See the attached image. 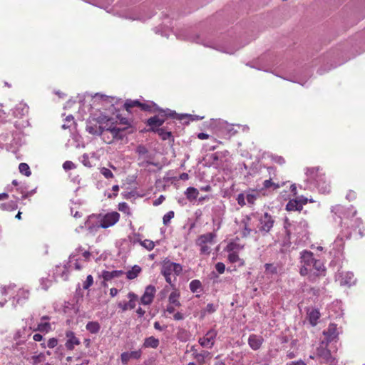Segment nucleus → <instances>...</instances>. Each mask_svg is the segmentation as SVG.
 I'll return each instance as SVG.
<instances>
[{"mask_svg":"<svg viewBox=\"0 0 365 365\" xmlns=\"http://www.w3.org/2000/svg\"><path fill=\"white\" fill-rule=\"evenodd\" d=\"M323 334L325 336L326 344L336 341L339 337L336 324L333 323L329 324L328 328L323 331Z\"/></svg>","mask_w":365,"mask_h":365,"instance_id":"obj_15","label":"nucleus"},{"mask_svg":"<svg viewBox=\"0 0 365 365\" xmlns=\"http://www.w3.org/2000/svg\"><path fill=\"white\" fill-rule=\"evenodd\" d=\"M217 335V331L211 329L203 337H200L198 340L199 344L202 347L212 348L215 344V339Z\"/></svg>","mask_w":365,"mask_h":365,"instance_id":"obj_12","label":"nucleus"},{"mask_svg":"<svg viewBox=\"0 0 365 365\" xmlns=\"http://www.w3.org/2000/svg\"><path fill=\"white\" fill-rule=\"evenodd\" d=\"M172 289L173 290L168 297V304L180 307L181 306V303L180 302V292L175 287V285H174V287H172Z\"/></svg>","mask_w":365,"mask_h":365,"instance_id":"obj_22","label":"nucleus"},{"mask_svg":"<svg viewBox=\"0 0 365 365\" xmlns=\"http://www.w3.org/2000/svg\"><path fill=\"white\" fill-rule=\"evenodd\" d=\"M302 208L303 203L297 199L290 200L286 205V209L288 211H301Z\"/></svg>","mask_w":365,"mask_h":365,"instance_id":"obj_24","label":"nucleus"},{"mask_svg":"<svg viewBox=\"0 0 365 365\" xmlns=\"http://www.w3.org/2000/svg\"><path fill=\"white\" fill-rule=\"evenodd\" d=\"M215 306L212 304H208L207 306H206V311L208 312V313H213L215 312Z\"/></svg>","mask_w":365,"mask_h":365,"instance_id":"obj_54","label":"nucleus"},{"mask_svg":"<svg viewBox=\"0 0 365 365\" xmlns=\"http://www.w3.org/2000/svg\"><path fill=\"white\" fill-rule=\"evenodd\" d=\"M19 171L21 174L29 177L31 175V172L30 168L27 163H21L19 165Z\"/></svg>","mask_w":365,"mask_h":365,"instance_id":"obj_36","label":"nucleus"},{"mask_svg":"<svg viewBox=\"0 0 365 365\" xmlns=\"http://www.w3.org/2000/svg\"><path fill=\"white\" fill-rule=\"evenodd\" d=\"M120 215L116 211H112L105 215L99 214L97 215L90 216L86 222V225L88 230H92L93 227L91 225L92 219L96 218L98 221L96 227L106 229L115 225L120 220Z\"/></svg>","mask_w":365,"mask_h":365,"instance_id":"obj_2","label":"nucleus"},{"mask_svg":"<svg viewBox=\"0 0 365 365\" xmlns=\"http://www.w3.org/2000/svg\"><path fill=\"white\" fill-rule=\"evenodd\" d=\"M264 268H265V274L267 275H273V274H276L277 273V267L275 266L274 264H272V263H266L264 264Z\"/></svg>","mask_w":365,"mask_h":365,"instance_id":"obj_33","label":"nucleus"},{"mask_svg":"<svg viewBox=\"0 0 365 365\" xmlns=\"http://www.w3.org/2000/svg\"><path fill=\"white\" fill-rule=\"evenodd\" d=\"M63 168L66 170H72L75 168V165L74 164L71 162V161H66L63 164Z\"/></svg>","mask_w":365,"mask_h":365,"instance_id":"obj_49","label":"nucleus"},{"mask_svg":"<svg viewBox=\"0 0 365 365\" xmlns=\"http://www.w3.org/2000/svg\"><path fill=\"white\" fill-rule=\"evenodd\" d=\"M190 351L192 352V355L193 358L195 357L196 354H199L200 352L197 351V349H195V346H192L190 349Z\"/></svg>","mask_w":365,"mask_h":365,"instance_id":"obj_63","label":"nucleus"},{"mask_svg":"<svg viewBox=\"0 0 365 365\" xmlns=\"http://www.w3.org/2000/svg\"><path fill=\"white\" fill-rule=\"evenodd\" d=\"M154 133H158L163 140H168L173 137L171 131H168L164 128H160Z\"/></svg>","mask_w":365,"mask_h":365,"instance_id":"obj_31","label":"nucleus"},{"mask_svg":"<svg viewBox=\"0 0 365 365\" xmlns=\"http://www.w3.org/2000/svg\"><path fill=\"white\" fill-rule=\"evenodd\" d=\"M136 313L139 317H142L145 314V311L141 307H138L136 310Z\"/></svg>","mask_w":365,"mask_h":365,"instance_id":"obj_58","label":"nucleus"},{"mask_svg":"<svg viewBox=\"0 0 365 365\" xmlns=\"http://www.w3.org/2000/svg\"><path fill=\"white\" fill-rule=\"evenodd\" d=\"M156 113H158V114L150 117L146 121L147 125L149 126L148 131L154 132L160 128L168 118L182 120V117H180L175 111L169 109L164 110L159 108Z\"/></svg>","mask_w":365,"mask_h":365,"instance_id":"obj_3","label":"nucleus"},{"mask_svg":"<svg viewBox=\"0 0 365 365\" xmlns=\"http://www.w3.org/2000/svg\"><path fill=\"white\" fill-rule=\"evenodd\" d=\"M100 173L102 174L105 178L106 179H113L114 178V175L112 171L107 168L103 167L100 168Z\"/></svg>","mask_w":365,"mask_h":365,"instance_id":"obj_40","label":"nucleus"},{"mask_svg":"<svg viewBox=\"0 0 365 365\" xmlns=\"http://www.w3.org/2000/svg\"><path fill=\"white\" fill-rule=\"evenodd\" d=\"M140 349L132 351H125L120 354V361L123 365H126L130 359H139L141 357Z\"/></svg>","mask_w":365,"mask_h":365,"instance_id":"obj_17","label":"nucleus"},{"mask_svg":"<svg viewBox=\"0 0 365 365\" xmlns=\"http://www.w3.org/2000/svg\"><path fill=\"white\" fill-rule=\"evenodd\" d=\"M245 198L246 197L243 193H240L236 199L238 205H240L241 207H244L246 205Z\"/></svg>","mask_w":365,"mask_h":365,"instance_id":"obj_45","label":"nucleus"},{"mask_svg":"<svg viewBox=\"0 0 365 365\" xmlns=\"http://www.w3.org/2000/svg\"><path fill=\"white\" fill-rule=\"evenodd\" d=\"M215 269L220 274H222L225 270V265L222 262H217L215 264Z\"/></svg>","mask_w":365,"mask_h":365,"instance_id":"obj_48","label":"nucleus"},{"mask_svg":"<svg viewBox=\"0 0 365 365\" xmlns=\"http://www.w3.org/2000/svg\"><path fill=\"white\" fill-rule=\"evenodd\" d=\"M118 293V290L116 288L110 289V295L113 297H115Z\"/></svg>","mask_w":365,"mask_h":365,"instance_id":"obj_60","label":"nucleus"},{"mask_svg":"<svg viewBox=\"0 0 365 365\" xmlns=\"http://www.w3.org/2000/svg\"><path fill=\"white\" fill-rule=\"evenodd\" d=\"M290 191L292 192L293 195H294V196L297 195V186L295 184H292L290 186Z\"/></svg>","mask_w":365,"mask_h":365,"instance_id":"obj_61","label":"nucleus"},{"mask_svg":"<svg viewBox=\"0 0 365 365\" xmlns=\"http://www.w3.org/2000/svg\"><path fill=\"white\" fill-rule=\"evenodd\" d=\"M0 208L2 210H14L17 208V204L14 201H11L6 203L1 204Z\"/></svg>","mask_w":365,"mask_h":365,"instance_id":"obj_37","label":"nucleus"},{"mask_svg":"<svg viewBox=\"0 0 365 365\" xmlns=\"http://www.w3.org/2000/svg\"><path fill=\"white\" fill-rule=\"evenodd\" d=\"M175 307H176L175 305H171V304H168L166 307L165 312L169 314H174L175 311Z\"/></svg>","mask_w":365,"mask_h":365,"instance_id":"obj_51","label":"nucleus"},{"mask_svg":"<svg viewBox=\"0 0 365 365\" xmlns=\"http://www.w3.org/2000/svg\"><path fill=\"white\" fill-rule=\"evenodd\" d=\"M159 344H160L159 339L151 336L147 337L144 339V342L143 344V348L156 349L158 347Z\"/></svg>","mask_w":365,"mask_h":365,"instance_id":"obj_26","label":"nucleus"},{"mask_svg":"<svg viewBox=\"0 0 365 365\" xmlns=\"http://www.w3.org/2000/svg\"><path fill=\"white\" fill-rule=\"evenodd\" d=\"M320 317L321 314L317 309H313L307 312L308 320L313 327L317 324Z\"/></svg>","mask_w":365,"mask_h":365,"instance_id":"obj_25","label":"nucleus"},{"mask_svg":"<svg viewBox=\"0 0 365 365\" xmlns=\"http://www.w3.org/2000/svg\"><path fill=\"white\" fill-rule=\"evenodd\" d=\"M211 358L210 353L208 351L202 350L199 354H195V357L194 358L198 365H204L205 363L206 358Z\"/></svg>","mask_w":365,"mask_h":365,"instance_id":"obj_28","label":"nucleus"},{"mask_svg":"<svg viewBox=\"0 0 365 365\" xmlns=\"http://www.w3.org/2000/svg\"><path fill=\"white\" fill-rule=\"evenodd\" d=\"M124 274L123 270H113V271H106L104 270L102 272L101 277L104 281H110L113 278H118L121 277Z\"/></svg>","mask_w":365,"mask_h":365,"instance_id":"obj_23","label":"nucleus"},{"mask_svg":"<svg viewBox=\"0 0 365 365\" xmlns=\"http://www.w3.org/2000/svg\"><path fill=\"white\" fill-rule=\"evenodd\" d=\"M356 210H349L346 212V216L344 218V224H347L351 228H358L362 224V220L359 217H356Z\"/></svg>","mask_w":365,"mask_h":365,"instance_id":"obj_11","label":"nucleus"},{"mask_svg":"<svg viewBox=\"0 0 365 365\" xmlns=\"http://www.w3.org/2000/svg\"><path fill=\"white\" fill-rule=\"evenodd\" d=\"M33 339L35 341H41L43 340V336L40 334H35L34 336H33Z\"/></svg>","mask_w":365,"mask_h":365,"instance_id":"obj_56","label":"nucleus"},{"mask_svg":"<svg viewBox=\"0 0 365 365\" xmlns=\"http://www.w3.org/2000/svg\"><path fill=\"white\" fill-rule=\"evenodd\" d=\"M257 198V195L254 193H247L246 195V200L248 204L253 205Z\"/></svg>","mask_w":365,"mask_h":365,"instance_id":"obj_42","label":"nucleus"},{"mask_svg":"<svg viewBox=\"0 0 365 365\" xmlns=\"http://www.w3.org/2000/svg\"><path fill=\"white\" fill-rule=\"evenodd\" d=\"M313 271H314V273L310 274L309 276L310 281L314 282L316 280L317 277H319V276H324L326 269L321 260L315 259L312 267V272Z\"/></svg>","mask_w":365,"mask_h":365,"instance_id":"obj_14","label":"nucleus"},{"mask_svg":"<svg viewBox=\"0 0 365 365\" xmlns=\"http://www.w3.org/2000/svg\"><path fill=\"white\" fill-rule=\"evenodd\" d=\"M136 153L140 155H144L148 153V150L144 145H138L136 148Z\"/></svg>","mask_w":365,"mask_h":365,"instance_id":"obj_47","label":"nucleus"},{"mask_svg":"<svg viewBox=\"0 0 365 365\" xmlns=\"http://www.w3.org/2000/svg\"><path fill=\"white\" fill-rule=\"evenodd\" d=\"M154 328L157 330H159V331H163V327H161L160 324L158 322H155L154 323Z\"/></svg>","mask_w":365,"mask_h":365,"instance_id":"obj_62","label":"nucleus"},{"mask_svg":"<svg viewBox=\"0 0 365 365\" xmlns=\"http://www.w3.org/2000/svg\"><path fill=\"white\" fill-rule=\"evenodd\" d=\"M185 195L186 196V198L190 202H192L193 200H195L197 198V197L199 195V191L195 187H189L187 188L186 191L185 192Z\"/></svg>","mask_w":365,"mask_h":365,"instance_id":"obj_27","label":"nucleus"},{"mask_svg":"<svg viewBox=\"0 0 365 365\" xmlns=\"http://www.w3.org/2000/svg\"><path fill=\"white\" fill-rule=\"evenodd\" d=\"M140 244L148 251L153 250L155 247L154 242L150 240H140Z\"/></svg>","mask_w":365,"mask_h":365,"instance_id":"obj_38","label":"nucleus"},{"mask_svg":"<svg viewBox=\"0 0 365 365\" xmlns=\"http://www.w3.org/2000/svg\"><path fill=\"white\" fill-rule=\"evenodd\" d=\"M165 197L163 195H160V197L158 199H156L154 201L153 205L155 206H158V205H160L165 200Z\"/></svg>","mask_w":365,"mask_h":365,"instance_id":"obj_53","label":"nucleus"},{"mask_svg":"<svg viewBox=\"0 0 365 365\" xmlns=\"http://www.w3.org/2000/svg\"><path fill=\"white\" fill-rule=\"evenodd\" d=\"M140 272L141 268L138 265H135L130 270L126 272V277L128 279H133L138 277Z\"/></svg>","mask_w":365,"mask_h":365,"instance_id":"obj_30","label":"nucleus"},{"mask_svg":"<svg viewBox=\"0 0 365 365\" xmlns=\"http://www.w3.org/2000/svg\"><path fill=\"white\" fill-rule=\"evenodd\" d=\"M216 235L213 232H209L199 236L196 240V245L200 247L201 255H209L211 248L209 245H212Z\"/></svg>","mask_w":365,"mask_h":365,"instance_id":"obj_9","label":"nucleus"},{"mask_svg":"<svg viewBox=\"0 0 365 365\" xmlns=\"http://www.w3.org/2000/svg\"><path fill=\"white\" fill-rule=\"evenodd\" d=\"M237 247V245L235 243H230L227 246V251L229 252H231L234 249H235V247Z\"/></svg>","mask_w":365,"mask_h":365,"instance_id":"obj_59","label":"nucleus"},{"mask_svg":"<svg viewBox=\"0 0 365 365\" xmlns=\"http://www.w3.org/2000/svg\"><path fill=\"white\" fill-rule=\"evenodd\" d=\"M239 255L235 252H232L228 255V260L231 263H235L238 261H240Z\"/></svg>","mask_w":365,"mask_h":365,"instance_id":"obj_44","label":"nucleus"},{"mask_svg":"<svg viewBox=\"0 0 365 365\" xmlns=\"http://www.w3.org/2000/svg\"><path fill=\"white\" fill-rule=\"evenodd\" d=\"M247 342L250 347L252 350L256 351L259 349L260 347L262 346L264 342V339L261 335L252 334L250 335Z\"/></svg>","mask_w":365,"mask_h":365,"instance_id":"obj_18","label":"nucleus"},{"mask_svg":"<svg viewBox=\"0 0 365 365\" xmlns=\"http://www.w3.org/2000/svg\"><path fill=\"white\" fill-rule=\"evenodd\" d=\"M155 287L153 285H149L145 288V290L140 298L141 304L144 305L150 304L154 299L155 294Z\"/></svg>","mask_w":365,"mask_h":365,"instance_id":"obj_16","label":"nucleus"},{"mask_svg":"<svg viewBox=\"0 0 365 365\" xmlns=\"http://www.w3.org/2000/svg\"><path fill=\"white\" fill-rule=\"evenodd\" d=\"M189 287L190 291L192 293H195L202 288V283L198 279H194L190 282Z\"/></svg>","mask_w":365,"mask_h":365,"instance_id":"obj_35","label":"nucleus"},{"mask_svg":"<svg viewBox=\"0 0 365 365\" xmlns=\"http://www.w3.org/2000/svg\"><path fill=\"white\" fill-rule=\"evenodd\" d=\"M327 344L322 341L319 346L317 349V356H318L322 362L329 365H336L335 358L332 356L331 351L327 349Z\"/></svg>","mask_w":365,"mask_h":365,"instance_id":"obj_10","label":"nucleus"},{"mask_svg":"<svg viewBox=\"0 0 365 365\" xmlns=\"http://www.w3.org/2000/svg\"><path fill=\"white\" fill-rule=\"evenodd\" d=\"M306 175L309 180L317 183L319 188L323 189L324 192H329L330 191L329 183L327 182L322 169L319 167L308 168L306 170Z\"/></svg>","mask_w":365,"mask_h":365,"instance_id":"obj_5","label":"nucleus"},{"mask_svg":"<svg viewBox=\"0 0 365 365\" xmlns=\"http://www.w3.org/2000/svg\"><path fill=\"white\" fill-rule=\"evenodd\" d=\"M127 297L128 299V302L123 301L118 303V307L120 308L122 312L134 309L138 300L137 294L133 292H129Z\"/></svg>","mask_w":365,"mask_h":365,"instance_id":"obj_13","label":"nucleus"},{"mask_svg":"<svg viewBox=\"0 0 365 365\" xmlns=\"http://www.w3.org/2000/svg\"><path fill=\"white\" fill-rule=\"evenodd\" d=\"M258 221L257 229L255 230V232H259L262 235H265L270 232L275 222L274 217L268 212H264L261 215Z\"/></svg>","mask_w":365,"mask_h":365,"instance_id":"obj_8","label":"nucleus"},{"mask_svg":"<svg viewBox=\"0 0 365 365\" xmlns=\"http://www.w3.org/2000/svg\"><path fill=\"white\" fill-rule=\"evenodd\" d=\"M86 328L90 333L97 334L101 329V326L98 322H89L87 323Z\"/></svg>","mask_w":365,"mask_h":365,"instance_id":"obj_29","label":"nucleus"},{"mask_svg":"<svg viewBox=\"0 0 365 365\" xmlns=\"http://www.w3.org/2000/svg\"><path fill=\"white\" fill-rule=\"evenodd\" d=\"M51 330V326L49 322H41L38 324L37 327L34 329L35 331L48 333Z\"/></svg>","mask_w":365,"mask_h":365,"instance_id":"obj_32","label":"nucleus"},{"mask_svg":"<svg viewBox=\"0 0 365 365\" xmlns=\"http://www.w3.org/2000/svg\"><path fill=\"white\" fill-rule=\"evenodd\" d=\"M300 259V274L302 276H306L308 275L309 273L311 274L312 272L313 264L316 259L314 257L313 253L310 251L304 250L301 252Z\"/></svg>","mask_w":365,"mask_h":365,"instance_id":"obj_7","label":"nucleus"},{"mask_svg":"<svg viewBox=\"0 0 365 365\" xmlns=\"http://www.w3.org/2000/svg\"><path fill=\"white\" fill-rule=\"evenodd\" d=\"M197 138L200 140H205L209 138V135L204 133H200L197 134Z\"/></svg>","mask_w":365,"mask_h":365,"instance_id":"obj_57","label":"nucleus"},{"mask_svg":"<svg viewBox=\"0 0 365 365\" xmlns=\"http://www.w3.org/2000/svg\"><path fill=\"white\" fill-rule=\"evenodd\" d=\"M241 226L242 227L241 234L242 237H247L252 232H255V230L251 228V217L250 215H246L241 220Z\"/></svg>","mask_w":365,"mask_h":365,"instance_id":"obj_20","label":"nucleus"},{"mask_svg":"<svg viewBox=\"0 0 365 365\" xmlns=\"http://www.w3.org/2000/svg\"><path fill=\"white\" fill-rule=\"evenodd\" d=\"M173 319L176 321L182 320L184 319V315L182 313L178 312L174 313Z\"/></svg>","mask_w":365,"mask_h":365,"instance_id":"obj_52","label":"nucleus"},{"mask_svg":"<svg viewBox=\"0 0 365 365\" xmlns=\"http://www.w3.org/2000/svg\"><path fill=\"white\" fill-rule=\"evenodd\" d=\"M287 365H307V364L302 360H299L297 361H291V362L287 364Z\"/></svg>","mask_w":365,"mask_h":365,"instance_id":"obj_55","label":"nucleus"},{"mask_svg":"<svg viewBox=\"0 0 365 365\" xmlns=\"http://www.w3.org/2000/svg\"><path fill=\"white\" fill-rule=\"evenodd\" d=\"M93 284V277L89 274L87 276L86 279L83 282V289H88Z\"/></svg>","mask_w":365,"mask_h":365,"instance_id":"obj_41","label":"nucleus"},{"mask_svg":"<svg viewBox=\"0 0 365 365\" xmlns=\"http://www.w3.org/2000/svg\"><path fill=\"white\" fill-rule=\"evenodd\" d=\"M66 336L68 339L65 346L68 350L72 351L75 346L80 344V340L75 336V334L72 331H67L66 332Z\"/></svg>","mask_w":365,"mask_h":365,"instance_id":"obj_21","label":"nucleus"},{"mask_svg":"<svg viewBox=\"0 0 365 365\" xmlns=\"http://www.w3.org/2000/svg\"><path fill=\"white\" fill-rule=\"evenodd\" d=\"M174 215H175V213L173 211H169L168 212H167L163 216V224L167 225L170 222V220L174 217Z\"/></svg>","mask_w":365,"mask_h":365,"instance_id":"obj_43","label":"nucleus"},{"mask_svg":"<svg viewBox=\"0 0 365 365\" xmlns=\"http://www.w3.org/2000/svg\"><path fill=\"white\" fill-rule=\"evenodd\" d=\"M182 271V267L180 264L170 262V260L165 261L163 264L161 269V274L164 276L165 281L174 287V282Z\"/></svg>","mask_w":365,"mask_h":365,"instance_id":"obj_4","label":"nucleus"},{"mask_svg":"<svg viewBox=\"0 0 365 365\" xmlns=\"http://www.w3.org/2000/svg\"><path fill=\"white\" fill-rule=\"evenodd\" d=\"M74 268L76 270H81L82 269V266L81 265V264L77 260L74 263Z\"/></svg>","mask_w":365,"mask_h":365,"instance_id":"obj_64","label":"nucleus"},{"mask_svg":"<svg viewBox=\"0 0 365 365\" xmlns=\"http://www.w3.org/2000/svg\"><path fill=\"white\" fill-rule=\"evenodd\" d=\"M135 107L140 108V110L150 113H156L159 110L158 105L153 102L141 103L138 100L128 99L124 103L125 109L129 113H131L132 109Z\"/></svg>","mask_w":365,"mask_h":365,"instance_id":"obj_6","label":"nucleus"},{"mask_svg":"<svg viewBox=\"0 0 365 365\" xmlns=\"http://www.w3.org/2000/svg\"><path fill=\"white\" fill-rule=\"evenodd\" d=\"M263 187L259 190V192H262L264 190L272 189L273 190H277L279 187H282L284 183H280L276 178H270L268 180H265L263 183Z\"/></svg>","mask_w":365,"mask_h":365,"instance_id":"obj_19","label":"nucleus"},{"mask_svg":"<svg viewBox=\"0 0 365 365\" xmlns=\"http://www.w3.org/2000/svg\"><path fill=\"white\" fill-rule=\"evenodd\" d=\"M125 130V128H118L114 125L109 120L106 122H90L86 126V130L93 135H103L106 143H110L114 138L123 139V135L122 134Z\"/></svg>","mask_w":365,"mask_h":365,"instance_id":"obj_1","label":"nucleus"},{"mask_svg":"<svg viewBox=\"0 0 365 365\" xmlns=\"http://www.w3.org/2000/svg\"><path fill=\"white\" fill-rule=\"evenodd\" d=\"M18 296H21L24 299H27L29 297V292L24 289H20L18 292Z\"/></svg>","mask_w":365,"mask_h":365,"instance_id":"obj_50","label":"nucleus"},{"mask_svg":"<svg viewBox=\"0 0 365 365\" xmlns=\"http://www.w3.org/2000/svg\"><path fill=\"white\" fill-rule=\"evenodd\" d=\"M57 345H58V339L56 338L53 337V338H51L48 339V343H47L48 347H49L50 349H53V348L56 347ZM41 348L45 349L46 347V343L42 342L41 344Z\"/></svg>","mask_w":365,"mask_h":365,"instance_id":"obj_39","label":"nucleus"},{"mask_svg":"<svg viewBox=\"0 0 365 365\" xmlns=\"http://www.w3.org/2000/svg\"><path fill=\"white\" fill-rule=\"evenodd\" d=\"M32 359L35 364H38L43 361L44 355H43V354L41 353L38 355L33 356Z\"/></svg>","mask_w":365,"mask_h":365,"instance_id":"obj_46","label":"nucleus"},{"mask_svg":"<svg viewBox=\"0 0 365 365\" xmlns=\"http://www.w3.org/2000/svg\"><path fill=\"white\" fill-rule=\"evenodd\" d=\"M118 210L128 216L132 215L129 205L125 202H120L118 205Z\"/></svg>","mask_w":365,"mask_h":365,"instance_id":"obj_34","label":"nucleus"}]
</instances>
